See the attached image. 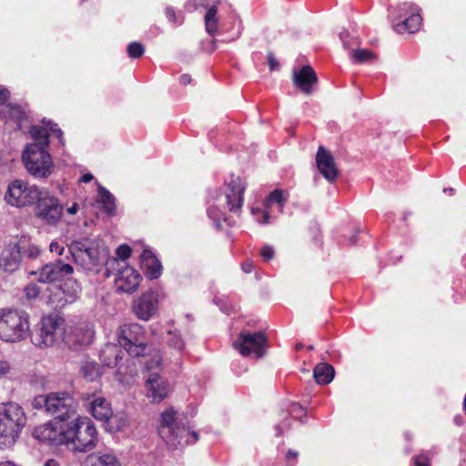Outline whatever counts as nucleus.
Listing matches in <instances>:
<instances>
[{"instance_id": "f257e3e1", "label": "nucleus", "mask_w": 466, "mask_h": 466, "mask_svg": "<svg viewBox=\"0 0 466 466\" xmlns=\"http://www.w3.org/2000/svg\"><path fill=\"white\" fill-rule=\"evenodd\" d=\"M52 133L64 145L63 131L56 124L48 122L46 127L32 126L29 129L35 142L25 147L22 159L28 173L36 178H46L53 171V160L47 150L48 137Z\"/></svg>"}, {"instance_id": "f03ea898", "label": "nucleus", "mask_w": 466, "mask_h": 466, "mask_svg": "<svg viewBox=\"0 0 466 466\" xmlns=\"http://www.w3.org/2000/svg\"><path fill=\"white\" fill-rule=\"evenodd\" d=\"M158 434L172 450L195 443L198 440L196 431H189L186 425L178 420L177 413L172 408L161 413Z\"/></svg>"}, {"instance_id": "7ed1b4c3", "label": "nucleus", "mask_w": 466, "mask_h": 466, "mask_svg": "<svg viewBox=\"0 0 466 466\" xmlns=\"http://www.w3.org/2000/svg\"><path fill=\"white\" fill-rule=\"evenodd\" d=\"M32 407L44 410L64 422L76 413L78 401L68 392H52L36 396L32 400Z\"/></svg>"}, {"instance_id": "20e7f679", "label": "nucleus", "mask_w": 466, "mask_h": 466, "mask_svg": "<svg viewBox=\"0 0 466 466\" xmlns=\"http://www.w3.org/2000/svg\"><path fill=\"white\" fill-rule=\"evenodd\" d=\"M23 409L16 403H7L0 408V448L12 446L25 425Z\"/></svg>"}, {"instance_id": "39448f33", "label": "nucleus", "mask_w": 466, "mask_h": 466, "mask_svg": "<svg viewBox=\"0 0 466 466\" xmlns=\"http://www.w3.org/2000/svg\"><path fill=\"white\" fill-rule=\"evenodd\" d=\"M97 441V431L87 417H76L66 426V444L71 443L73 449L86 452L95 448Z\"/></svg>"}, {"instance_id": "423d86ee", "label": "nucleus", "mask_w": 466, "mask_h": 466, "mask_svg": "<svg viewBox=\"0 0 466 466\" xmlns=\"http://www.w3.org/2000/svg\"><path fill=\"white\" fill-rule=\"evenodd\" d=\"M29 333V316L25 311L3 309L0 313V339L6 342L25 339Z\"/></svg>"}, {"instance_id": "0eeeda50", "label": "nucleus", "mask_w": 466, "mask_h": 466, "mask_svg": "<svg viewBox=\"0 0 466 466\" xmlns=\"http://www.w3.org/2000/svg\"><path fill=\"white\" fill-rule=\"evenodd\" d=\"M75 263L85 270L98 272L102 265L98 241L93 238H81L73 240L68 246Z\"/></svg>"}, {"instance_id": "6e6552de", "label": "nucleus", "mask_w": 466, "mask_h": 466, "mask_svg": "<svg viewBox=\"0 0 466 466\" xmlns=\"http://www.w3.org/2000/svg\"><path fill=\"white\" fill-rule=\"evenodd\" d=\"M64 319L59 316L42 318L40 328L32 336V342L40 348L55 345L64 335Z\"/></svg>"}, {"instance_id": "1a4fd4ad", "label": "nucleus", "mask_w": 466, "mask_h": 466, "mask_svg": "<svg viewBox=\"0 0 466 466\" xmlns=\"http://www.w3.org/2000/svg\"><path fill=\"white\" fill-rule=\"evenodd\" d=\"M144 335V329L140 324H125L117 331V341L130 356L139 357L146 350Z\"/></svg>"}, {"instance_id": "9d476101", "label": "nucleus", "mask_w": 466, "mask_h": 466, "mask_svg": "<svg viewBox=\"0 0 466 466\" xmlns=\"http://www.w3.org/2000/svg\"><path fill=\"white\" fill-rule=\"evenodd\" d=\"M40 192L41 190L34 185L23 180H15L8 186L5 199L12 206L24 207L34 204L37 198H40Z\"/></svg>"}, {"instance_id": "9b49d317", "label": "nucleus", "mask_w": 466, "mask_h": 466, "mask_svg": "<svg viewBox=\"0 0 466 466\" xmlns=\"http://www.w3.org/2000/svg\"><path fill=\"white\" fill-rule=\"evenodd\" d=\"M267 338L263 332H241L233 346L242 356L261 358L266 353Z\"/></svg>"}, {"instance_id": "f8f14e48", "label": "nucleus", "mask_w": 466, "mask_h": 466, "mask_svg": "<svg viewBox=\"0 0 466 466\" xmlns=\"http://www.w3.org/2000/svg\"><path fill=\"white\" fill-rule=\"evenodd\" d=\"M94 334L93 325L81 321L65 329L63 340L69 348L77 350L90 345L93 341Z\"/></svg>"}, {"instance_id": "ddd939ff", "label": "nucleus", "mask_w": 466, "mask_h": 466, "mask_svg": "<svg viewBox=\"0 0 466 466\" xmlns=\"http://www.w3.org/2000/svg\"><path fill=\"white\" fill-rule=\"evenodd\" d=\"M67 422L52 420L34 429L33 436L40 441L53 446L66 444Z\"/></svg>"}, {"instance_id": "4468645a", "label": "nucleus", "mask_w": 466, "mask_h": 466, "mask_svg": "<svg viewBox=\"0 0 466 466\" xmlns=\"http://www.w3.org/2000/svg\"><path fill=\"white\" fill-rule=\"evenodd\" d=\"M63 207L59 200L46 191L40 192L36 199L35 214L47 224H56L62 217Z\"/></svg>"}, {"instance_id": "2eb2a0df", "label": "nucleus", "mask_w": 466, "mask_h": 466, "mask_svg": "<svg viewBox=\"0 0 466 466\" xmlns=\"http://www.w3.org/2000/svg\"><path fill=\"white\" fill-rule=\"evenodd\" d=\"M74 273V268L69 263L62 259L44 265L38 271H32L30 274L36 276L39 282L51 283L61 281Z\"/></svg>"}, {"instance_id": "dca6fc26", "label": "nucleus", "mask_w": 466, "mask_h": 466, "mask_svg": "<svg viewBox=\"0 0 466 466\" xmlns=\"http://www.w3.org/2000/svg\"><path fill=\"white\" fill-rule=\"evenodd\" d=\"M245 185L239 177H232L227 184L224 199L230 212L238 214L244 201Z\"/></svg>"}, {"instance_id": "f3484780", "label": "nucleus", "mask_w": 466, "mask_h": 466, "mask_svg": "<svg viewBox=\"0 0 466 466\" xmlns=\"http://www.w3.org/2000/svg\"><path fill=\"white\" fill-rule=\"evenodd\" d=\"M316 164L319 173L329 182L337 180L339 175L333 155L323 146H319L316 154Z\"/></svg>"}, {"instance_id": "a211bd4d", "label": "nucleus", "mask_w": 466, "mask_h": 466, "mask_svg": "<svg viewBox=\"0 0 466 466\" xmlns=\"http://www.w3.org/2000/svg\"><path fill=\"white\" fill-rule=\"evenodd\" d=\"M400 11L410 14L409 17L400 21L394 25V30L399 34L416 32L421 25V16L420 15V8L411 3H402L399 6Z\"/></svg>"}, {"instance_id": "6ab92c4d", "label": "nucleus", "mask_w": 466, "mask_h": 466, "mask_svg": "<svg viewBox=\"0 0 466 466\" xmlns=\"http://www.w3.org/2000/svg\"><path fill=\"white\" fill-rule=\"evenodd\" d=\"M157 294L148 290L133 302L135 315L142 320H149L157 309Z\"/></svg>"}, {"instance_id": "aec40b11", "label": "nucleus", "mask_w": 466, "mask_h": 466, "mask_svg": "<svg viewBox=\"0 0 466 466\" xmlns=\"http://www.w3.org/2000/svg\"><path fill=\"white\" fill-rule=\"evenodd\" d=\"M83 400L88 402V409L94 418L106 421L112 417L110 402L104 397L96 394H84Z\"/></svg>"}, {"instance_id": "412c9836", "label": "nucleus", "mask_w": 466, "mask_h": 466, "mask_svg": "<svg viewBox=\"0 0 466 466\" xmlns=\"http://www.w3.org/2000/svg\"><path fill=\"white\" fill-rule=\"evenodd\" d=\"M292 80L302 93L310 95L313 86L318 82V76L310 66H303L299 70H293Z\"/></svg>"}, {"instance_id": "4be33fe9", "label": "nucleus", "mask_w": 466, "mask_h": 466, "mask_svg": "<svg viewBox=\"0 0 466 466\" xmlns=\"http://www.w3.org/2000/svg\"><path fill=\"white\" fill-rule=\"evenodd\" d=\"M22 248L20 244L5 246L0 254V268L10 273L15 271L21 263Z\"/></svg>"}, {"instance_id": "5701e85b", "label": "nucleus", "mask_w": 466, "mask_h": 466, "mask_svg": "<svg viewBox=\"0 0 466 466\" xmlns=\"http://www.w3.org/2000/svg\"><path fill=\"white\" fill-rule=\"evenodd\" d=\"M146 386L147 389V396L152 402L162 401L169 392V385L157 373H152L147 379Z\"/></svg>"}, {"instance_id": "b1692460", "label": "nucleus", "mask_w": 466, "mask_h": 466, "mask_svg": "<svg viewBox=\"0 0 466 466\" xmlns=\"http://www.w3.org/2000/svg\"><path fill=\"white\" fill-rule=\"evenodd\" d=\"M141 280V276L130 267H125L119 270L116 279V289L122 292H135Z\"/></svg>"}, {"instance_id": "393cba45", "label": "nucleus", "mask_w": 466, "mask_h": 466, "mask_svg": "<svg viewBox=\"0 0 466 466\" xmlns=\"http://www.w3.org/2000/svg\"><path fill=\"white\" fill-rule=\"evenodd\" d=\"M141 265L145 275L149 279H157L161 274V264L151 250L145 249L141 254Z\"/></svg>"}, {"instance_id": "a878e982", "label": "nucleus", "mask_w": 466, "mask_h": 466, "mask_svg": "<svg viewBox=\"0 0 466 466\" xmlns=\"http://www.w3.org/2000/svg\"><path fill=\"white\" fill-rule=\"evenodd\" d=\"M86 466H120L119 460L112 452H95L87 456Z\"/></svg>"}, {"instance_id": "bb28decb", "label": "nucleus", "mask_w": 466, "mask_h": 466, "mask_svg": "<svg viewBox=\"0 0 466 466\" xmlns=\"http://www.w3.org/2000/svg\"><path fill=\"white\" fill-rule=\"evenodd\" d=\"M335 375L334 368L328 363H319L313 370V376L317 383L329 384Z\"/></svg>"}, {"instance_id": "cd10ccee", "label": "nucleus", "mask_w": 466, "mask_h": 466, "mask_svg": "<svg viewBox=\"0 0 466 466\" xmlns=\"http://www.w3.org/2000/svg\"><path fill=\"white\" fill-rule=\"evenodd\" d=\"M106 430L116 432L125 430L129 425L128 416L125 412L112 413V417L105 421Z\"/></svg>"}, {"instance_id": "c85d7f7f", "label": "nucleus", "mask_w": 466, "mask_h": 466, "mask_svg": "<svg viewBox=\"0 0 466 466\" xmlns=\"http://www.w3.org/2000/svg\"><path fill=\"white\" fill-rule=\"evenodd\" d=\"M98 201L102 204V208L108 215H114L116 211V204L114 196L104 187H98Z\"/></svg>"}, {"instance_id": "c756f323", "label": "nucleus", "mask_w": 466, "mask_h": 466, "mask_svg": "<svg viewBox=\"0 0 466 466\" xmlns=\"http://www.w3.org/2000/svg\"><path fill=\"white\" fill-rule=\"evenodd\" d=\"M205 29L209 35H214L218 31L219 18L218 9H209L204 16Z\"/></svg>"}, {"instance_id": "7c9ffc66", "label": "nucleus", "mask_w": 466, "mask_h": 466, "mask_svg": "<svg viewBox=\"0 0 466 466\" xmlns=\"http://www.w3.org/2000/svg\"><path fill=\"white\" fill-rule=\"evenodd\" d=\"M81 373L88 381H94L100 376V367L93 361H86L81 366Z\"/></svg>"}, {"instance_id": "2f4dec72", "label": "nucleus", "mask_w": 466, "mask_h": 466, "mask_svg": "<svg viewBox=\"0 0 466 466\" xmlns=\"http://www.w3.org/2000/svg\"><path fill=\"white\" fill-rule=\"evenodd\" d=\"M286 201L287 198L283 196V191L280 189H275L268 195L266 201V206L268 208L273 203H278L279 204L280 210L282 211Z\"/></svg>"}, {"instance_id": "473e14b6", "label": "nucleus", "mask_w": 466, "mask_h": 466, "mask_svg": "<svg viewBox=\"0 0 466 466\" xmlns=\"http://www.w3.org/2000/svg\"><path fill=\"white\" fill-rule=\"evenodd\" d=\"M167 335L168 338L167 339V342L169 347L177 350H182L184 349L185 343L179 332L168 331Z\"/></svg>"}, {"instance_id": "72a5a7b5", "label": "nucleus", "mask_w": 466, "mask_h": 466, "mask_svg": "<svg viewBox=\"0 0 466 466\" xmlns=\"http://www.w3.org/2000/svg\"><path fill=\"white\" fill-rule=\"evenodd\" d=\"M25 238H21L20 241L17 243L20 244L21 247H23L22 253L29 258H36L40 255V248L34 244H29L27 247H25Z\"/></svg>"}, {"instance_id": "f704fd0d", "label": "nucleus", "mask_w": 466, "mask_h": 466, "mask_svg": "<svg viewBox=\"0 0 466 466\" xmlns=\"http://www.w3.org/2000/svg\"><path fill=\"white\" fill-rule=\"evenodd\" d=\"M145 53L144 46L139 42H132L127 46V55L130 58L137 59Z\"/></svg>"}, {"instance_id": "c9c22d12", "label": "nucleus", "mask_w": 466, "mask_h": 466, "mask_svg": "<svg viewBox=\"0 0 466 466\" xmlns=\"http://www.w3.org/2000/svg\"><path fill=\"white\" fill-rule=\"evenodd\" d=\"M374 56V54L367 49H356L352 52V58L357 63H363Z\"/></svg>"}, {"instance_id": "e433bc0d", "label": "nucleus", "mask_w": 466, "mask_h": 466, "mask_svg": "<svg viewBox=\"0 0 466 466\" xmlns=\"http://www.w3.org/2000/svg\"><path fill=\"white\" fill-rule=\"evenodd\" d=\"M27 299L32 300L38 297L39 288L35 284L26 285L24 289Z\"/></svg>"}, {"instance_id": "4c0bfd02", "label": "nucleus", "mask_w": 466, "mask_h": 466, "mask_svg": "<svg viewBox=\"0 0 466 466\" xmlns=\"http://www.w3.org/2000/svg\"><path fill=\"white\" fill-rule=\"evenodd\" d=\"M208 217L214 220L217 228H220L219 218H222L223 213L216 207H211L208 209Z\"/></svg>"}, {"instance_id": "58836bf2", "label": "nucleus", "mask_w": 466, "mask_h": 466, "mask_svg": "<svg viewBox=\"0 0 466 466\" xmlns=\"http://www.w3.org/2000/svg\"><path fill=\"white\" fill-rule=\"evenodd\" d=\"M131 255V248L127 245H121L116 248V256L118 258L125 260Z\"/></svg>"}, {"instance_id": "ea45409f", "label": "nucleus", "mask_w": 466, "mask_h": 466, "mask_svg": "<svg viewBox=\"0 0 466 466\" xmlns=\"http://www.w3.org/2000/svg\"><path fill=\"white\" fill-rule=\"evenodd\" d=\"M260 255L265 260H270L275 255L274 248L269 245H266L261 248Z\"/></svg>"}, {"instance_id": "a19ab883", "label": "nucleus", "mask_w": 466, "mask_h": 466, "mask_svg": "<svg viewBox=\"0 0 466 466\" xmlns=\"http://www.w3.org/2000/svg\"><path fill=\"white\" fill-rule=\"evenodd\" d=\"M221 0H199V5L207 9L208 11L209 9H218V5L220 4Z\"/></svg>"}, {"instance_id": "79ce46f5", "label": "nucleus", "mask_w": 466, "mask_h": 466, "mask_svg": "<svg viewBox=\"0 0 466 466\" xmlns=\"http://www.w3.org/2000/svg\"><path fill=\"white\" fill-rule=\"evenodd\" d=\"M11 370V365L8 361L0 360V378L7 375Z\"/></svg>"}, {"instance_id": "37998d69", "label": "nucleus", "mask_w": 466, "mask_h": 466, "mask_svg": "<svg viewBox=\"0 0 466 466\" xmlns=\"http://www.w3.org/2000/svg\"><path fill=\"white\" fill-rule=\"evenodd\" d=\"M268 63L271 71L279 69V63L271 53L268 55Z\"/></svg>"}, {"instance_id": "c03bdc74", "label": "nucleus", "mask_w": 466, "mask_h": 466, "mask_svg": "<svg viewBox=\"0 0 466 466\" xmlns=\"http://www.w3.org/2000/svg\"><path fill=\"white\" fill-rule=\"evenodd\" d=\"M49 249L52 253H56L58 255H62L64 251V248L61 247L57 242H51L49 245Z\"/></svg>"}, {"instance_id": "a18cd8bd", "label": "nucleus", "mask_w": 466, "mask_h": 466, "mask_svg": "<svg viewBox=\"0 0 466 466\" xmlns=\"http://www.w3.org/2000/svg\"><path fill=\"white\" fill-rule=\"evenodd\" d=\"M9 97V92L6 88L0 86V105L5 104Z\"/></svg>"}, {"instance_id": "49530a36", "label": "nucleus", "mask_w": 466, "mask_h": 466, "mask_svg": "<svg viewBox=\"0 0 466 466\" xmlns=\"http://www.w3.org/2000/svg\"><path fill=\"white\" fill-rule=\"evenodd\" d=\"M166 15L170 22L176 23V13L172 7L166 9Z\"/></svg>"}, {"instance_id": "de8ad7c7", "label": "nucleus", "mask_w": 466, "mask_h": 466, "mask_svg": "<svg viewBox=\"0 0 466 466\" xmlns=\"http://www.w3.org/2000/svg\"><path fill=\"white\" fill-rule=\"evenodd\" d=\"M415 466H430L427 458L425 457H418L415 460Z\"/></svg>"}, {"instance_id": "09e8293b", "label": "nucleus", "mask_w": 466, "mask_h": 466, "mask_svg": "<svg viewBox=\"0 0 466 466\" xmlns=\"http://www.w3.org/2000/svg\"><path fill=\"white\" fill-rule=\"evenodd\" d=\"M43 466H61V464L55 459H48L44 462Z\"/></svg>"}, {"instance_id": "8fccbe9b", "label": "nucleus", "mask_w": 466, "mask_h": 466, "mask_svg": "<svg viewBox=\"0 0 466 466\" xmlns=\"http://www.w3.org/2000/svg\"><path fill=\"white\" fill-rule=\"evenodd\" d=\"M179 81L182 85H187L191 82V77L189 75L185 74L179 77Z\"/></svg>"}, {"instance_id": "3c124183", "label": "nucleus", "mask_w": 466, "mask_h": 466, "mask_svg": "<svg viewBox=\"0 0 466 466\" xmlns=\"http://www.w3.org/2000/svg\"><path fill=\"white\" fill-rule=\"evenodd\" d=\"M186 8L189 11L197 9V3L194 0H189L186 4Z\"/></svg>"}, {"instance_id": "603ef678", "label": "nucleus", "mask_w": 466, "mask_h": 466, "mask_svg": "<svg viewBox=\"0 0 466 466\" xmlns=\"http://www.w3.org/2000/svg\"><path fill=\"white\" fill-rule=\"evenodd\" d=\"M94 178L91 173H86L81 177V181L84 183H88Z\"/></svg>"}, {"instance_id": "864d4df0", "label": "nucleus", "mask_w": 466, "mask_h": 466, "mask_svg": "<svg viewBox=\"0 0 466 466\" xmlns=\"http://www.w3.org/2000/svg\"><path fill=\"white\" fill-rule=\"evenodd\" d=\"M299 456V453L298 451H292V450H289L288 452H287V459L288 460H290V459H296L297 457Z\"/></svg>"}, {"instance_id": "5fc2aeb1", "label": "nucleus", "mask_w": 466, "mask_h": 466, "mask_svg": "<svg viewBox=\"0 0 466 466\" xmlns=\"http://www.w3.org/2000/svg\"><path fill=\"white\" fill-rule=\"evenodd\" d=\"M77 209H78L77 205H76V204H74L72 207H70V208H67V212H68L69 214L74 215V214H76V213L77 212Z\"/></svg>"}, {"instance_id": "6e6d98bb", "label": "nucleus", "mask_w": 466, "mask_h": 466, "mask_svg": "<svg viewBox=\"0 0 466 466\" xmlns=\"http://www.w3.org/2000/svg\"><path fill=\"white\" fill-rule=\"evenodd\" d=\"M242 268L245 272L249 273L252 269V265L250 263H245L242 265Z\"/></svg>"}, {"instance_id": "4d7b16f0", "label": "nucleus", "mask_w": 466, "mask_h": 466, "mask_svg": "<svg viewBox=\"0 0 466 466\" xmlns=\"http://www.w3.org/2000/svg\"><path fill=\"white\" fill-rule=\"evenodd\" d=\"M268 220H269L268 213V212H264L263 213V220L261 221V223L267 224V223H268Z\"/></svg>"}, {"instance_id": "13d9d810", "label": "nucleus", "mask_w": 466, "mask_h": 466, "mask_svg": "<svg viewBox=\"0 0 466 466\" xmlns=\"http://www.w3.org/2000/svg\"><path fill=\"white\" fill-rule=\"evenodd\" d=\"M299 410H302V408H301L299 404H294V405L292 406V410H291V412H293V413H294V412H297V411H299Z\"/></svg>"}, {"instance_id": "bf43d9fd", "label": "nucleus", "mask_w": 466, "mask_h": 466, "mask_svg": "<svg viewBox=\"0 0 466 466\" xmlns=\"http://www.w3.org/2000/svg\"><path fill=\"white\" fill-rule=\"evenodd\" d=\"M444 192H447V193H451L452 194L453 193V188L452 187H450V188H444L443 190Z\"/></svg>"}, {"instance_id": "052dcab7", "label": "nucleus", "mask_w": 466, "mask_h": 466, "mask_svg": "<svg viewBox=\"0 0 466 466\" xmlns=\"http://www.w3.org/2000/svg\"><path fill=\"white\" fill-rule=\"evenodd\" d=\"M276 430H277V434L278 435H281L282 434V431H280L279 426H277Z\"/></svg>"}, {"instance_id": "680f3d73", "label": "nucleus", "mask_w": 466, "mask_h": 466, "mask_svg": "<svg viewBox=\"0 0 466 466\" xmlns=\"http://www.w3.org/2000/svg\"><path fill=\"white\" fill-rule=\"evenodd\" d=\"M296 348H297V350H300L302 348V345L299 344V345H297Z\"/></svg>"}, {"instance_id": "e2e57ef3", "label": "nucleus", "mask_w": 466, "mask_h": 466, "mask_svg": "<svg viewBox=\"0 0 466 466\" xmlns=\"http://www.w3.org/2000/svg\"><path fill=\"white\" fill-rule=\"evenodd\" d=\"M356 242L355 238H351V243L354 244Z\"/></svg>"}, {"instance_id": "0e129e2a", "label": "nucleus", "mask_w": 466, "mask_h": 466, "mask_svg": "<svg viewBox=\"0 0 466 466\" xmlns=\"http://www.w3.org/2000/svg\"><path fill=\"white\" fill-rule=\"evenodd\" d=\"M309 350H313V346L312 345L309 346Z\"/></svg>"}]
</instances>
